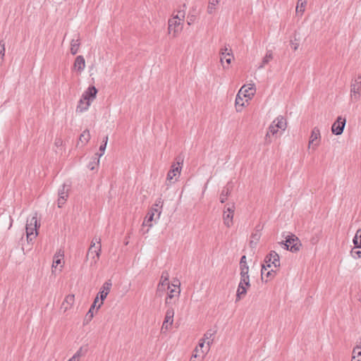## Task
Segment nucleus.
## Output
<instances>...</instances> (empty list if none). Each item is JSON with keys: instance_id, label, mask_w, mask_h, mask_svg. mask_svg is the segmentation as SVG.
Masks as SVG:
<instances>
[{"instance_id": "nucleus-1", "label": "nucleus", "mask_w": 361, "mask_h": 361, "mask_svg": "<svg viewBox=\"0 0 361 361\" xmlns=\"http://www.w3.org/2000/svg\"><path fill=\"white\" fill-rule=\"evenodd\" d=\"M180 285L179 280L176 279L173 280L172 283L167 287L169 290L165 299L166 306H173V304L178 299L180 293Z\"/></svg>"}, {"instance_id": "nucleus-2", "label": "nucleus", "mask_w": 361, "mask_h": 361, "mask_svg": "<svg viewBox=\"0 0 361 361\" xmlns=\"http://www.w3.org/2000/svg\"><path fill=\"white\" fill-rule=\"evenodd\" d=\"M176 161L171 165V169L167 173L166 180L170 183H173L178 180L182 170L183 157L181 155L178 156L176 158Z\"/></svg>"}, {"instance_id": "nucleus-3", "label": "nucleus", "mask_w": 361, "mask_h": 361, "mask_svg": "<svg viewBox=\"0 0 361 361\" xmlns=\"http://www.w3.org/2000/svg\"><path fill=\"white\" fill-rule=\"evenodd\" d=\"M280 257L277 252L272 250L264 258V264L262 265V279H264V271H267L269 268L271 267V264L274 265V267H280Z\"/></svg>"}, {"instance_id": "nucleus-4", "label": "nucleus", "mask_w": 361, "mask_h": 361, "mask_svg": "<svg viewBox=\"0 0 361 361\" xmlns=\"http://www.w3.org/2000/svg\"><path fill=\"white\" fill-rule=\"evenodd\" d=\"M350 97L352 101L357 102L361 97V75H359L350 84Z\"/></svg>"}, {"instance_id": "nucleus-5", "label": "nucleus", "mask_w": 361, "mask_h": 361, "mask_svg": "<svg viewBox=\"0 0 361 361\" xmlns=\"http://www.w3.org/2000/svg\"><path fill=\"white\" fill-rule=\"evenodd\" d=\"M281 244L283 245L284 249L292 252L298 251L301 246L298 238L295 235H288L285 242H281Z\"/></svg>"}, {"instance_id": "nucleus-6", "label": "nucleus", "mask_w": 361, "mask_h": 361, "mask_svg": "<svg viewBox=\"0 0 361 361\" xmlns=\"http://www.w3.org/2000/svg\"><path fill=\"white\" fill-rule=\"evenodd\" d=\"M38 226H39L37 224V219L36 216H32L30 219L27 221L25 229L28 241H31L32 239L35 238L37 235V228Z\"/></svg>"}, {"instance_id": "nucleus-7", "label": "nucleus", "mask_w": 361, "mask_h": 361, "mask_svg": "<svg viewBox=\"0 0 361 361\" xmlns=\"http://www.w3.org/2000/svg\"><path fill=\"white\" fill-rule=\"evenodd\" d=\"M71 185L69 184H66L64 183L62 184L59 190H58V200L57 204L58 207L59 208L62 207L63 205L66 203L68 197V192L70 190Z\"/></svg>"}, {"instance_id": "nucleus-8", "label": "nucleus", "mask_w": 361, "mask_h": 361, "mask_svg": "<svg viewBox=\"0 0 361 361\" xmlns=\"http://www.w3.org/2000/svg\"><path fill=\"white\" fill-rule=\"evenodd\" d=\"M345 118H342L341 116H338L331 126L332 133L336 135L342 134L345 126Z\"/></svg>"}, {"instance_id": "nucleus-9", "label": "nucleus", "mask_w": 361, "mask_h": 361, "mask_svg": "<svg viewBox=\"0 0 361 361\" xmlns=\"http://www.w3.org/2000/svg\"><path fill=\"white\" fill-rule=\"evenodd\" d=\"M320 137L321 135L319 129L317 127H314L311 132L308 145L309 148L312 147L313 149H315L316 147L319 145Z\"/></svg>"}, {"instance_id": "nucleus-10", "label": "nucleus", "mask_w": 361, "mask_h": 361, "mask_svg": "<svg viewBox=\"0 0 361 361\" xmlns=\"http://www.w3.org/2000/svg\"><path fill=\"white\" fill-rule=\"evenodd\" d=\"M112 283L110 280L106 281L101 288L100 291L99 292L98 295H99V298L101 300V302L99 304L97 307V310L100 307V306L103 304V301L106 298L107 295L109 294L110 289L111 288Z\"/></svg>"}, {"instance_id": "nucleus-11", "label": "nucleus", "mask_w": 361, "mask_h": 361, "mask_svg": "<svg viewBox=\"0 0 361 361\" xmlns=\"http://www.w3.org/2000/svg\"><path fill=\"white\" fill-rule=\"evenodd\" d=\"M181 30L180 23L177 20L172 18L169 20V32L172 34L173 37H176Z\"/></svg>"}, {"instance_id": "nucleus-12", "label": "nucleus", "mask_w": 361, "mask_h": 361, "mask_svg": "<svg viewBox=\"0 0 361 361\" xmlns=\"http://www.w3.org/2000/svg\"><path fill=\"white\" fill-rule=\"evenodd\" d=\"M97 90L94 86H90L82 94V97L89 101L90 103L93 101L97 95Z\"/></svg>"}, {"instance_id": "nucleus-13", "label": "nucleus", "mask_w": 361, "mask_h": 361, "mask_svg": "<svg viewBox=\"0 0 361 361\" xmlns=\"http://www.w3.org/2000/svg\"><path fill=\"white\" fill-rule=\"evenodd\" d=\"M238 92L240 94H242L243 97L246 98L245 100L247 102L255 94V89L253 87V85L248 87L246 85H243Z\"/></svg>"}, {"instance_id": "nucleus-14", "label": "nucleus", "mask_w": 361, "mask_h": 361, "mask_svg": "<svg viewBox=\"0 0 361 361\" xmlns=\"http://www.w3.org/2000/svg\"><path fill=\"white\" fill-rule=\"evenodd\" d=\"M233 185L231 183H228L227 185L222 189L220 194L219 200L221 203H224L227 200L228 196L231 194Z\"/></svg>"}, {"instance_id": "nucleus-15", "label": "nucleus", "mask_w": 361, "mask_h": 361, "mask_svg": "<svg viewBox=\"0 0 361 361\" xmlns=\"http://www.w3.org/2000/svg\"><path fill=\"white\" fill-rule=\"evenodd\" d=\"M169 272L167 271H162L161 278H160V281L157 286V293H159L160 291V287H164V286L168 287L169 286H170V284L169 283Z\"/></svg>"}, {"instance_id": "nucleus-16", "label": "nucleus", "mask_w": 361, "mask_h": 361, "mask_svg": "<svg viewBox=\"0 0 361 361\" xmlns=\"http://www.w3.org/2000/svg\"><path fill=\"white\" fill-rule=\"evenodd\" d=\"M74 68L79 72L82 71L85 67V61L82 56H78L74 61Z\"/></svg>"}, {"instance_id": "nucleus-17", "label": "nucleus", "mask_w": 361, "mask_h": 361, "mask_svg": "<svg viewBox=\"0 0 361 361\" xmlns=\"http://www.w3.org/2000/svg\"><path fill=\"white\" fill-rule=\"evenodd\" d=\"M163 207V201L161 198H158L154 204L153 205L152 208L149 211H153L154 212V214H157L156 219H159V216L161 214V208Z\"/></svg>"}, {"instance_id": "nucleus-18", "label": "nucleus", "mask_w": 361, "mask_h": 361, "mask_svg": "<svg viewBox=\"0 0 361 361\" xmlns=\"http://www.w3.org/2000/svg\"><path fill=\"white\" fill-rule=\"evenodd\" d=\"M90 104L91 103L89 101L84 99L82 97H81L77 106L76 111L80 113L85 111L88 109Z\"/></svg>"}, {"instance_id": "nucleus-19", "label": "nucleus", "mask_w": 361, "mask_h": 361, "mask_svg": "<svg viewBox=\"0 0 361 361\" xmlns=\"http://www.w3.org/2000/svg\"><path fill=\"white\" fill-rule=\"evenodd\" d=\"M272 122H275V126L279 130L284 131L287 126L286 120L282 116H279Z\"/></svg>"}, {"instance_id": "nucleus-20", "label": "nucleus", "mask_w": 361, "mask_h": 361, "mask_svg": "<svg viewBox=\"0 0 361 361\" xmlns=\"http://www.w3.org/2000/svg\"><path fill=\"white\" fill-rule=\"evenodd\" d=\"M247 286H243L241 284H238L237 292H236V298L235 302L240 300L247 293Z\"/></svg>"}, {"instance_id": "nucleus-21", "label": "nucleus", "mask_w": 361, "mask_h": 361, "mask_svg": "<svg viewBox=\"0 0 361 361\" xmlns=\"http://www.w3.org/2000/svg\"><path fill=\"white\" fill-rule=\"evenodd\" d=\"M101 254V245H98L94 250H93V253L91 254L89 257H92L90 264L91 266L97 264V261L99 259Z\"/></svg>"}, {"instance_id": "nucleus-22", "label": "nucleus", "mask_w": 361, "mask_h": 361, "mask_svg": "<svg viewBox=\"0 0 361 361\" xmlns=\"http://www.w3.org/2000/svg\"><path fill=\"white\" fill-rule=\"evenodd\" d=\"M279 129L275 126V122H272L269 127V130L266 134L265 140L266 142H271L270 135H274L279 132Z\"/></svg>"}, {"instance_id": "nucleus-23", "label": "nucleus", "mask_w": 361, "mask_h": 361, "mask_svg": "<svg viewBox=\"0 0 361 361\" xmlns=\"http://www.w3.org/2000/svg\"><path fill=\"white\" fill-rule=\"evenodd\" d=\"M167 310L166 311L164 321L173 323V317H174V309L173 306H166Z\"/></svg>"}, {"instance_id": "nucleus-24", "label": "nucleus", "mask_w": 361, "mask_h": 361, "mask_svg": "<svg viewBox=\"0 0 361 361\" xmlns=\"http://www.w3.org/2000/svg\"><path fill=\"white\" fill-rule=\"evenodd\" d=\"M240 274H248L249 267L247 264L246 256L245 255L242 256L241 258H240Z\"/></svg>"}, {"instance_id": "nucleus-25", "label": "nucleus", "mask_w": 361, "mask_h": 361, "mask_svg": "<svg viewBox=\"0 0 361 361\" xmlns=\"http://www.w3.org/2000/svg\"><path fill=\"white\" fill-rule=\"evenodd\" d=\"M273 59V53L271 50L267 51L266 55L262 59V63L258 66L259 69L263 68L265 65L269 63V62Z\"/></svg>"}, {"instance_id": "nucleus-26", "label": "nucleus", "mask_w": 361, "mask_h": 361, "mask_svg": "<svg viewBox=\"0 0 361 361\" xmlns=\"http://www.w3.org/2000/svg\"><path fill=\"white\" fill-rule=\"evenodd\" d=\"M154 216H155V214L153 211H149L147 214L146 215V217H145L143 223H142V225L148 226V227H152V221L154 220Z\"/></svg>"}, {"instance_id": "nucleus-27", "label": "nucleus", "mask_w": 361, "mask_h": 361, "mask_svg": "<svg viewBox=\"0 0 361 361\" xmlns=\"http://www.w3.org/2000/svg\"><path fill=\"white\" fill-rule=\"evenodd\" d=\"M80 43L79 38L76 39H72L71 42V53L73 55H75L79 49Z\"/></svg>"}, {"instance_id": "nucleus-28", "label": "nucleus", "mask_w": 361, "mask_h": 361, "mask_svg": "<svg viewBox=\"0 0 361 361\" xmlns=\"http://www.w3.org/2000/svg\"><path fill=\"white\" fill-rule=\"evenodd\" d=\"M351 361H361V346L357 345L353 348Z\"/></svg>"}, {"instance_id": "nucleus-29", "label": "nucleus", "mask_w": 361, "mask_h": 361, "mask_svg": "<svg viewBox=\"0 0 361 361\" xmlns=\"http://www.w3.org/2000/svg\"><path fill=\"white\" fill-rule=\"evenodd\" d=\"M214 331H212V330H209L207 331L204 335V337L202 338L203 339L204 341H207V346H209L210 348V345L213 342V336L214 335Z\"/></svg>"}, {"instance_id": "nucleus-30", "label": "nucleus", "mask_w": 361, "mask_h": 361, "mask_svg": "<svg viewBox=\"0 0 361 361\" xmlns=\"http://www.w3.org/2000/svg\"><path fill=\"white\" fill-rule=\"evenodd\" d=\"M209 350V347L207 345L205 347L204 350H202V351H201V350H200V348L198 347H196L195 349V352L192 354V357L195 358L198 357H201L202 358H203L204 355L207 354Z\"/></svg>"}, {"instance_id": "nucleus-31", "label": "nucleus", "mask_w": 361, "mask_h": 361, "mask_svg": "<svg viewBox=\"0 0 361 361\" xmlns=\"http://www.w3.org/2000/svg\"><path fill=\"white\" fill-rule=\"evenodd\" d=\"M233 215L230 214H226V212H224L223 219L224 224L227 227H231L233 225Z\"/></svg>"}, {"instance_id": "nucleus-32", "label": "nucleus", "mask_w": 361, "mask_h": 361, "mask_svg": "<svg viewBox=\"0 0 361 361\" xmlns=\"http://www.w3.org/2000/svg\"><path fill=\"white\" fill-rule=\"evenodd\" d=\"M353 241L355 247L361 248V228L357 231Z\"/></svg>"}, {"instance_id": "nucleus-33", "label": "nucleus", "mask_w": 361, "mask_h": 361, "mask_svg": "<svg viewBox=\"0 0 361 361\" xmlns=\"http://www.w3.org/2000/svg\"><path fill=\"white\" fill-rule=\"evenodd\" d=\"M90 133L88 130H84L81 133V135H80V137H79L80 142H81L84 145L87 143L88 141L90 140Z\"/></svg>"}, {"instance_id": "nucleus-34", "label": "nucleus", "mask_w": 361, "mask_h": 361, "mask_svg": "<svg viewBox=\"0 0 361 361\" xmlns=\"http://www.w3.org/2000/svg\"><path fill=\"white\" fill-rule=\"evenodd\" d=\"M261 228L260 226L256 227L255 232H253L251 235V239L255 240V245H257L258 241L261 237Z\"/></svg>"}, {"instance_id": "nucleus-35", "label": "nucleus", "mask_w": 361, "mask_h": 361, "mask_svg": "<svg viewBox=\"0 0 361 361\" xmlns=\"http://www.w3.org/2000/svg\"><path fill=\"white\" fill-rule=\"evenodd\" d=\"M307 1L305 0H298L296 6V13H300L301 15L305 10Z\"/></svg>"}, {"instance_id": "nucleus-36", "label": "nucleus", "mask_w": 361, "mask_h": 361, "mask_svg": "<svg viewBox=\"0 0 361 361\" xmlns=\"http://www.w3.org/2000/svg\"><path fill=\"white\" fill-rule=\"evenodd\" d=\"M240 274V280L239 284H241L243 286H247L249 288L250 286L249 274Z\"/></svg>"}, {"instance_id": "nucleus-37", "label": "nucleus", "mask_w": 361, "mask_h": 361, "mask_svg": "<svg viewBox=\"0 0 361 361\" xmlns=\"http://www.w3.org/2000/svg\"><path fill=\"white\" fill-rule=\"evenodd\" d=\"M220 0H209V5L207 7V12L212 14L215 11V6L219 4Z\"/></svg>"}, {"instance_id": "nucleus-38", "label": "nucleus", "mask_w": 361, "mask_h": 361, "mask_svg": "<svg viewBox=\"0 0 361 361\" xmlns=\"http://www.w3.org/2000/svg\"><path fill=\"white\" fill-rule=\"evenodd\" d=\"M235 103L237 111H240L241 109H239L238 106L243 107L244 106V102H243V97L242 94H240L239 92L236 95Z\"/></svg>"}, {"instance_id": "nucleus-39", "label": "nucleus", "mask_w": 361, "mask_h": 361, "mask_svg": "<svg viewBox=\"0 0 361 361\" xmlns=\"http://www.w3.org/2000/svg\"><path fill=\"white\" fill-rule=\"evenodd\" d=\"M98 243L99 245H101L100 243H101V240L100 238H97V237H94L92 240V241L91 242V245H90V247L87 251V258L89 257V256L93 253V247H95V244Z\"/></svg>"}, {"instance_id": "nucleus-40", "label": "nucleus", "mask_w": 361, "mask_h": 361, "mask_svg": "<svg viewBox=\"0 0 361 361\" xmlns=\"http://www.w3.org/2000/svg\"><path fill=\"white\" fill-rule=\"evenodd\" d=\"M63 257V254H60L59 252L58 254H56L54 256V259L53 261L52 264V268H56V267L61 264V259Z\"/></svg>"}, {"instance_id": "nucleus-41", "label": "nucleus", "mask_w": 361, "mask_h": 361, "mask_svg": "<svg viewBox=\"0 0 361 361\" xmlns=\"http://www.w3.org/2000/svg\"><path fill=\"white\" fill-rule=\"evenodd\" d=\"M106 145L102 143L99 147L100 153L95 154V159H97V163H99V158L104 154Z\"/></svg>"}, {"instance_id": "nucleus-42", "label": "nucleus", "mask_w": 361, "mask_h": 361, "mask_svg": "<svg viewBox=\"0 0 361 361\" xmlns=\"http://www.w3.org/2000/svg\"><path fill=\"white\" fill-rule=\"evenodd\" d=\"M229 50L226 47H224V48L221 49L220 50V62L222 65H224V55L228 52ZM224 66V68H227L228 66Z\"/></svg>"}, {"instance_id": "nucleus-43", "label": "nucleus", "mask_w": 361, "mask_h": 361, "mask_svg": "<svg viewBox=\"0 0 361 361\" xmlns=\"http://www.w3.org/2000/svg\"><path fill=\"white\" fill-rule=\"evenodd\" d=\"M87 352V348H83V347H80L77 351L76 353L74 354V355L75 357H77V358L80 360V358L85 355Z\"/></svg>"}, {"instance_id": "nucleus-44", "label": "nucleus", "mask_w": 361, "mask_h": 361, "mask_svg": "<svg viewBox=\"0 0 361 361\" xmlns=\"http://www.w3.org/2000/svg\"><path fill=\"white\" fill-rule=\"evenodd\" d=\"M173 323H171V322H166V321H164L163 322V324H162V326H161V331L162 333H166L168 331V330L171 328V326H172Z\"/></svg>"}, {"instance_id": "nucleus-45", "label": "nucleus", "mask_w": 361, "mask_h": 361, "mask_svg": "<svg viewBox=\"0 0 361 361\" xmlns=\"http://www.w3.org/2000/svg\"><path fill=\"white\" fill-rule=\"evenodd\" d=\"M233 58V56L231 49H229V51L224 55V60L226 61L228 66L231 63Z\"/></svg>"}, {"instance_id": "nucleus-46", "label": "nucleus", "mask_w": 361, "mask_h": 361, "mask_svg": "<svg viewBox=\"0 0 361 361\" xmlns=\"http://www.w3.org/2000/svg\"><path fill=\"white\" fill-rule=\"evenodd\" d=\"M94 309V308H92V306H91L89 311L86 314L85 319L87 320V322L90 321L93 318V317H94L93 310Z\"/></svg>"}, {"instance_id": "nucleus-47", "label": "nucleus", "mask_w": 361, "mask_h": 361, "mask_svg": "<svg viewBox=\"0 0 361 361\" xmlns=\"http://www.w3.org/2000/svg\"><path fill=\"white\" fill-rule=\"evenodd\" d=\"M234 210H235V206L233 204L231 205L226 206L224 212H226V214H230L233 215Z\"/></svg>"}, {"instance_id": "nucleus-48", "label": "nucleus", "mask_w": 361, "mask_h": 361, "mask_svg": "<svg viewBox=\"0 0 361 361\" xmlns=\"http://www.w3.org/2000/svg\"><path fill=\"white\" fill-rule=\"evenodd\" d=\"M74 295H68L66 297L64 302L72 305L74 302Z\"/></svg>"}, {"instance_id": "nucleus-49", "label": "nucleus", "mask_w": 361, "mask_h": 361, "mask_svg": "<svg viewBox=\"0 0 361 361\" xmlns=\"http://www.w3.org/2000/svg\"><path fill=\"white\" fill-rule=\"evenodd\" d=\"M184 18H185L184 11H178L177 16H176L173 18H175L176 20H177L178 22L180 23L182 20H183Z\"/></svg>"}, {"instance_id": "nucleus-50", "label": "nucleus", "mask_w": 361, "mask_h": 361, "mask_svg": "<svg viewBox=\"0 0 361 361\" xmlns=\"http://www.w3.org/2000/svg\"><path fill=\"white\" fill-rule=\"evenodd\" d=\"M5 54V43L3 40L0 41V57H3Z\"/></svg>"}, {"instance_id": "nucleus-51", "label": "nucleus", "mask_w": 361, "mask_h": 361, "mask_svg": "<svg viewBox=\"0 0 361 361\" xmlns=\"http://www.w3.org/2000/svg\"><path fill=\"white\" fill-rule=\"evenodd\" d=\"M98 165H99V163L98 164L97 163V159H95V156H94L93 158V161L90 163L88 167L90 168V170L92 171L94 169L95 166H98Z\"/></svg>"}, {"instance_id": "nucleus-52", "label": "nucleus", "mask_w": 361, "mask_h": 361, "mask_svg": "<svg viewBox=\"0 0 361 361\" xmlns=\"http://www.w3.org/2000/svg\"><path fill=\"white\" fill-rule=\"evenodd\" d=\"M207 343V341H204L203 339H201L197 347H198L200 348V350H201V351L204 350V349H205L204 343Z\"/></svg>"}, {"instance_id": "nucleus-53", "label": "nucleus", "mask_w": 361, "mask_h": 361, "mask_svg": "<svg viewBox=\"0 0 361 361\" xmlns=\"http://www.w3.org/2000/svg\"><path fill=\"white\" fill-rule=\"evenodd\" d=\"M275 274H276V271H274L273 269H271V270L267 269V271L266 274V277L267 278H272L274 276Z\"/></svg>"}, {"instance_id": "nucleus-54", "label": "nucleus", "mask_w": 361, "mask_h": 361, "mask_svg": "<svg viewBox=\"0 0 361 361\" xmlns=\"http://www.w3.org/2000/svg\"><path fill=\"white\" fill-rule=\"evenodd\" d=\"M195 20V15H190L188 16V24L191 25L194 23Z\"/></svg>"}, {"instance_id": "nucleus-55", "label": "nucleus", "mask_w": 361, "mask_h": 361, "mask_svg": "<svg viewBox=\"0 0 361 361\" xmlns=\"http://www.w3.org/2000/svg\"><path fill=\"white\" fill-rule=\"evenodd\" d=\"M292 47L294 50H297L299 47V43L296 41H291Z\"/></svg>"}, {"instance_id": "nucleus-56", "label": "nucleus", "mask_w": 361, "mask_h": 361, "mask_svg": "<svg viewBox=\"0 0 361 361\" xmlns=\"http://www.w3.org/2000/svg\"><path fill=\"white\" fill-rule=\"evenodd\" d=\"M99 295H97V296L94 298V302H93V304L92 305V308H94V307H95V306H96L97 303V302H98V301H99Z\"/></svg>"}, {"instance_id": "nucleus-57", "label": "nucleus", "mask_w": 361, "mask_h": 361, "mask_svg": "<svg viewBox=\"0 0 361 361\" xmlns=\"http://www.w3.org/2000/svg\"><path fill=\"white\" fill-rule=\"evenodd\" d=\"M355 253L357 255V257L353 255V257L355 258H360L361 257V251L360 250L356 251V252H355Z\"/></svg>"}, {"instance_id": "nucleus-58", "label": "nucleus", "mask_w": 361, "mask_h": 361, "mask_svg": "<svg viewBox=\"0 0 361 361\" xmlns=\"http://www.w3.org/2000/svg\"><path fill=\"white\" fill-rule=\"evenodd\" d=\"M68 361H80L74 355Z\"/></svg>"}, {"instance_id": "nucleus-59", "label": "nucleus", "mask_w": 361, "mask_h": 361, "mask_svg": "<svg viewBox=\"0 0 361 361\" xmlns=\"http://www.w3.org/2000/svg\"><path fill=\"white\" fill-rule=\"evenodd\" d=\"M165 290V286L164 287H160V291L159 293L157 292V294H159V295H161V293H163Z\"/></svg>"}, {"instance_id": "nucleus-60", "label": "nucleus", "mask_w": 361, "mask_h": 361, "mask_svg": "<svg viewBox=\"0 0 361 361\" xmlns=\"http://www.w3.org/2000/svg\"><path fill=\"white\" fill-rule=\"evenodd\" d=\"M250 246H251L252 247H255V246H256V245H255V240H252V239H251V240H250Z\"/></svg>"}, {"instance_id": "nucleus-61", "label": "nucleus", "mask_w": 361, "mask_h": 361, "mask_svg": "<svg viewBox=\"0 0 361 361\" xmlns=\"http://www.w3.org/2000/svg\"><path fill=\"white\" fill-rule=\"evenodd\" d=\"M107 142H108V136H106L103 139V143L107 145Z\"/></svg>"}, {"instance_id": "nucleus-62", "label": "nucleus", "mask_w": 361, "mask_h": 361, "mask_svg": "<svg viewBox=\"0 0 361 361\" xmlns=\"http://www.w3.org/2000/svg\"><path fill=\"white\" fill-rule=\"evenodd\" d=\"M267 271H267H264V276H266Z\"/></svg>"}]
</instances>
